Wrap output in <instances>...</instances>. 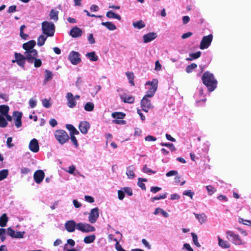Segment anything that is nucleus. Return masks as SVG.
I'll use <instances>...</instances> for the list:
<instances>
[{"label":"nucleus","instance_id":"23","mask_svg":"<svg viewBox=\"0 0 251 251\" xmlns=\"http://www.w3.org/2000/svg\"><path fill=\"white\" fill-rule=\"evenodd\" d=\"M120 97L125 103H133L134 102V98L133 96L121 95Z\"/></svg>","mask_w":251,"mask_h":251},{"label":"nucleus","instance_id":"51","mask_svg":"<svg viewBox=\"0 0 251 251\" xmlns=\"http://www.w3.org/2000/svg\"><path fill=\"white\" fill-rule=\"evenodd\" d=\"M67 244L65 245L64 248L66 250L67 249L68 245H70L71 247H74L75 245V242L71 239H68L67 241Z\"/></svg>","mask_w":251,"mask_h":251},{"label":"nucleus","instance_id":"28","mask_svg":"<svg viewBox=\"0 0 251 251\" xmlns=\"http://www.w3.org/2000/svg\"><path fill=\"white\" fill-rule=\"evenodd\" d=\"M218 245L222 248L227 249L230 247V244L228 241H224L220 237H218Z\"/></svg>","mask_w":251,"mask_h":251},{"label":"nucleus","instance_id":"64","mask_svg":"<svg viewBox=\"0 0 251 251\" xmlns=\"http://www.w3.org/2000/svg\"><path fill=\"white\" fill-rule=\"evenodd\" d=\"M183 249H186L188 251H194L193 249L191 248L190 245L188 243H185L183 244Z\"/></svg>","mask_w":251,"mask_h":251},{"label":"nucleus","instance_id":"30","mask_svg":"<svg viewBox=\"0 0 251 251\" xmlns=\"http://www.w3.org/2000/svg\"><path fill=\"white\" fill-rule=\"evenodd\" d=\"M101 25L109 30L113 31L117 28L116 26L111 22H102Z\"/></svg>","mask_w":251,"mask_h":251},{"label":"nucleus","instance_id":"58","mask_svg":"<svg viewBox=\"0 0 251 251\" xmlns=\"http://www.w3.org/2000/svg\"><path fill=\"white\" fill-rule=\"evenodd\" d=\"M84 199L87 202L89 203H93L95 201L94 199L90 196L85 195Z\"/></svg>","mask_w":251,"mask_h":251},{"label":"nucleus","instance_id":"18","mask_svg":"<svg viewBox=\"0 0 251 251\" xmlns=\"http://www.w3.org/2000/svg\"><path fill=\"white\" fill-rule=\"evenodd\" d=\"M13 116L14 117V121L16 126L19 128L22 126L21 118L22 116V113L18 111H15L13 113Z\"/></svg>","mask_w":251,"mask_h":251},{"label":"nucleus","instance_id":"57","mask_svg":"<svg viewBox=\"0 0 251 251\" xmlns=\"http://www.w3.org/2000/svg\"><path fill=\"white\" fill-rule=\"evenodd\" d=\"M25 233L24 231H23V232H20V231L15 232V236H14V238H23Z\"/></svg>","mask_w":251,"mask_h":251},{"label":"nucleus","instance_id":"13","mask_svg":"<svg viewBox=\"0 0 251 251\" xmlns=\"http://www.w3.org/2000/svg\"><path fill=\"white\" fill-rule=\"evenodd\" d=\"M66 99L67 100V105L69 107L73 108L75 107L77 102L75 100V98H74V95L72 93H67L66 96Z\"/></svg>","mask_w":251,"mask_h":251},{"label":"nucleus","instance_id":"49","mask_svg":"<svg viewBox=\"0 0 251 251\" xmlns=\"http://www.w3.org/2000/svg\"><path fill=\"white\" fill-rule=\"evenodd\" d=\"M167 196V194L165 193V194H162V195H160L159 196H156V197H154L153 198H152L151 199V200L152 201H157V200H161V199H165Z\"/></svg>","mask_w":251,"mask_h":251},{"label":"nucleus","instance_id":"19","mask_svg":"<svg viewBox=\"0 0 251 251\" xmlns=\"http://www.w3.org/2000/svg\"><path fill=\"white\" fill-rule=\"evenodd\" d=\"M82 30L77 26L73 27L70 31V35L73 38L79 37L82 35Z\"/></svg>","mask_w":251,"mask_h":251},{"label":"nucleus","instance_id":"56","mask_svg":"<svg viewBox=\"0 0 251 251\" xmlns=\"http://www.w3.org/2000/svg\"><path fill=\"white\" fill-rule=\"evenodd\" d=\"M88 40L90 44H94L95 43V39L94 38L93 34L91 33L88 36Z\"/></svg>","mask_w":251,"mask_h":251},{"label":"nucleus","instance_id":"2","mask_svg":"<svg viewBox=\"0 0 251 251\" xmlns=\"http://www.w3.org/2000/svg\"><path fill=\"white\" fill-rule=\"evenodd\" d=\"M26 60L30 63H34L35 68L40 67L42 65V61L38 59V52L37 50H31L25 51L24 53Z\"/></svg>","mask_w":251,"mask_h":251},{"label":"nucleus","instance_id":"50","mask_svg":"<svg viewBox=\"0 0 251 251\" xmlns=\"http://www.w3.org/2000/svg\"><path fill=\"white\" fill-rule=\"evenodd\" d=\"M118 197L120 200H123L125 197V193L122 189L118 191Z\"/></svg>","mask_w":251,"mask_h":251},{"label":"nucleus","instance_id":"7","mask_svg":"<svg viewBox=\"0 0 251 251\" xmlns=\"http://www.w3.org/2000/svg\"><path fill=\"white\" fill-rule=\"evenodd\" d=\"M77 229L85 233L95 231V227L87 223H79L77 224Z\"/></svg>","mask_w":251,"mask_h":251},{"label":"nucleus","instance_id":"48","mask_svg":"<svg viewBox=\"0 0 251 251\" xmlns=\"http://www.w3.org/2000/svg\"><path fill=\"white\" fill-rule=\"evenodd\" d=\"M7 125V122H6L5 118L0 115V127H5Z\"/></svg>","mask_w":251,"mask_h":251},{"label":"nucleus","instance_id":"15","mask_svg":"<svg viewBox=\"0 0 251 251\" xmlns=\"http://www.w3.org/2000/svg\"><path fill=\"white\" fill-rule=\"evenodd\" d=\"M65 227L69 232H73L77 229V224L74 220H69L65 224Z\"/></svg>","mask_w":251,"mask_h":251},{"label":"nucleus","instance_id":"54","mask_svg":"<svg viewBox=\"0 0 251 251\" xmlns=\"http://www.w3.org/2000/svg\"><path fill=\"white\" fill-rule=\"evenodd\" d=\"M70 139L73 144L75 146L76 148H77L78 146V143L75 137L74 136V135H71Z\"/></svg>","mask_w":251,"mask_h":251},{"label":"nucleus","instance_id":"33","mask_svg":"<svg viewBox=\"0 0 251 251\" xmlns=\"http://www.w3.org/2000/svg\"><path fill=\"white\" fill-rule=\"evenodd\" d=\"M48 37L47 35L45 36L44 34L40 35L37 39V45L39 46H42Z\"/></svg>","mask_w":251,"mask_h":251},{"label":"nucleus","instance_id":"21","mask_svg":"<svg viewBox=\"0 0 251 251\" xmlns=\"http://www.w3.org/2000/svg\"><path fill=\"white\" fill-rule=\"evenodd\" d=\"M36 45V42L34 40H30L23 45V49L26 51L34 50L33 49Z\"/></svg>","mask_w":251,"mask_h":251},{"label":"nucleus","instance_id":"24","mask_svg":"<svg viewBox=\"0 0 251 251\" xmlns=\"http://www.w3.org/2000/svg\"><path fill=\"white\" fill-rule=\"evenodd\" d=\"M196 218L198 220L199 223L201 224H202L205 223L207 221V216L204 213L201 214H196L195 213H194Z\"/></svg>","mask_w":251,"mask_h":251},{"label":"nucleus","instance_id":"37","mask_svg":"<svg viewBox=\"0 0 251 251\" xmlns=\"http://www.w3.org/2000/svg\"><path fill=\"white\" fill-rule=\"evenodd\" d=\"M75 170H76V168L74 165H72L68 167L67 170L64 169V170L65 171L69 173V174H70L71 175H74V176H75L76 174L77 173L76 172H75Z\"/></svg>","mask_w":251,"mask_h":251},{"label":"nucleus","instance_id":"25","mask_svg":"<svg viewBox=\"0 0 251 251\" xmlns=\"http://www.w3.org/2000/svg\"><path fill=\"white\" fill-rule=\"evenodd\" d=\"M45 78L43 83L45 84L47 82L50 81L53 77V74L52 72L46 70L44 72Z\"/></svg>","mask_w":251,"mask_h":251},{"label":"nucleus","instance_id":"29","mask_svg":"<svg viewBox=\"0 0 251 251\" xmlns=\"http://www.w3.org/2000/svg\"><path fill=\"white\" fill-rule=\"evenodd\" d=\"M86 56L91 61H97L99 59V57L96 54L95 51L87 53Z\"/></svg>","mask_w":251,"mask_h":251},{"label":"nucleus","instance_id":"43","mask_svg":"<svg viewBox=\"0 0 251 251\" xmlns=\"http://www.w3.org/2000/svg\"><path fill=\"white\" fill-rule=\"evenodd\" d=\"M125 115L124 114L121 112H114L112 114V117L115 119H123Z\"/></svg>","mask_w":251,"mask_h":251},{"label":"nucleus","instance_id":"1","mask_svg":"<svg viewBox=\"0 0 251 251\" xmlns=\"http://www.w3.org/2000/svg\"><path fill=\"white\" fill-rule=\"evenodd\" d=\"M203 83L206 86L210 92L213 91L217 87V81L214 75L209 72H205L201 77Z\"/></svg>","mask_w":251,"mask_h":251},{"label":"nucleus","instance_id":"11","mask_svg":"<svg viewBox=\"0 0 251 251\" xmlns=\"http://www.w3.org/2000/svg\"><path fill=\"white\" fill-rule=\"evenodd\" d=\"M15 59L12 61V63L16 62L17 64L21 67L24 68L26 58L25 55H23L20 53L15 52Z\"/></svg>","mask_w":251,"mask_h":251},{"label":"nucleus","instance_id":"12","mask_svg":"<svg viewBox=\"0 0 251 251\" xmlns=\"http://www.w3.org/2000/svg\"><path fill=\"white\" fill-rule=\"evenodd\" d=\"M79 56L78 52L72 51L69 54V59L72 64L77 65L81 61Z\"/></svg>","mask_w":251,"mask_h":251},{"label":"nucleus","instance_id":"55","mask_svg":"<svg viewBox=\"0 0 251 251\" xmlns=\"http://www.w3.org/2000/svg\"><path fill=\"white\" fill-rule=\"evenodd\" d=\"M42 104L46 108H49L51 106V104L49 100L46 99H43L42 100Z\"/></svg>","mask_w":251,"mask_h":251},{"label":"nucleus","instance_id":"41","mask_svg":"<svg viewBox=\"0 0 251 251\" xmlns=\"http://www.w3.org/2000/svg\"><path fill=\"white\" fill-rule=\"evenodd\" d=\"M8 170L4 169L0 171V181L6 178L8 175Z\"/></svg>","mask_w":251,"mask_h":251},{"label":"nucleus","instance_id":"52","mask_svg":"<svg viewBox=\"0 0 251 251\" xmlns=\"http://www.w3.org/2000/svg\"><path fill=\"white\" fill-rule=\"evenodd\" d=\"M6 230L4 228H0V238L2 242L5 239V233Z\"/></svg>","mask_w":251,"mask_h":251},{"label":"nucleus","instance_id":"4","mask_svg":"<svg viewBox=\"0 0 251 251\" xmlns=\"http://www.w3.org/2000/svg\"><path fill=\"white\" fill-rule=\"evenodd\" d=\"M54 136L55 139L60 145H64L69 140V136L64 130L58 129L54 131Z\"/></svg>","mask_w":251,"mask_h":251},{"label":"nucleus","instance_id":"59","mask_svg":"<svg viewBox=\"0 0 251 251\" xmlns=\"http://www.w3.org/2000/svg\"><path fill=\"white\" fill-rule=\"evenodd\" d=\"M7 233L11 237L14 238L15 236V231L11 227H9L7 228Z\"/></svg>","mask_w":251,"mask_h":251},{"label":"nucleus","instance_id":"60","mask_svg":"<svg viewBox=\"0 0 251 251\" xmlns=\"http://www.w3.org/2000/svg\"><path fill=\"white\" fill-rule=\"evenodd\" d=\"M37 101L35 100L31 99L29 100V104L31 108H33L36 105Z\"/></svg>","mask_w":251,"mask_h":251},{"label":"nucleus","instance_id":"42","mask_svg":"<svg viewBox=\"0 0 251 251\" xmlns=\"http://www.w3.org/2000/svg\"><path fill=\"white\" fill-rule=\"evenodd\" d=\"M197 67V65L195 63H192L189 65H188L186 69V71L188 73H191L193 70L196 69Z\"/></svg>","mask_w":251,"mask_h":251},{"label":"nucleus","instance_id":"3","mask_svg":"<svg viewBox=\"0 0 251 251\" xmlns=\"http://www.w3.org/2000/svg\"><path fill=\"white\" fill-rule=\"evenodd\" d=\"M43 33L47 36H53L55 32V25L50 22L44 21L42 23Z\"/></svg>","mask_w":251,"mask_h":251},{"label":"nucleus","instance_id":"16","mask_svg":"<svg viewBox=\"0 0 251 251\" xmlns=\"http://www.w3.org/2000/svg\"><path fill=\"white\" fill-rule=\"evenodd\" d=\"M29 149L33 152H37L39 151V143L36 139H32L29 144Z\"/></svg>","mask_w":251,"mask_h":251},{"label":"nucleus","instance_id":"17","mask_svg":"<svg viewBox=\"0 0 251 251\" xmlns=\"http://www.w3.org/2000/svg\"><path fill=\"white\" fill-rule=\"evenodd\" d=\"M90 124L87 121L81 122L79 125V129L80 132L84 134L88 132V129L90 128Z\"/></svg>","mask_w":251,"mask_h":251},{"label":"nucleus","instance_id":"36","mask_svg":"<svg viewBox=\"0 0 251 251\" xmlns=\"http://www.w3.org/2000/svg\"><path fill=\"white\" fill-rule=\"evenodd\" d=\"M201 54V52L199 51L195 53H192L190 54V57L189 58H187L186 60L188 61H192L195 59L198 58L200 57Z\"/></svg>","mask_w":251,"mask_h":251},{"label":"nucleus","instance_id":"39","mask_svg":"<svg viewBox=\"0 0 251 251\" xmlns=\"http://www.w3.org/2000/svg\"><path fill=\"white\" fill-rule=\"evenodd\" d=\"M84 108L87 111H92L94 108V104L91 102H88L85 104Z\"/></svg>","mask_w":251,"mask_h":251},{"label":"nucleus","instance_id":"20","mask_svg":"<svg viewBox=\"0 0 251 251\" xmlns=\"http://www.w3.org/2000/svg\"><path fill=\"white\" fill-rule=\"evenodd\" d=\"M157 37L156 33L155 32H150L147 34H145L143 36L144 43L150 42L155 39Z\"/></svg>","mask_w":251,"mask_h":251},{"label":"nucleus","instance_id":"5","mask_svg":"<svg viewBox=\"0 0 251 251\" xmlns=\"http://www.w3.org/2000/svg\"><path fill=\"white\" fill-rule=\"evenodd\" d=\"M226 235L227 239L236 245H244L246 244V242L243 241L238 235L235 234L232 231H227Z\"/></svg>","mask_w":251,"mask_h":251},{"label":"nucleus","instance_id":"40","mask_svg":"<svg viewBox=\"0 0 251 251\" xmlns=\"http://www.w3.org/2000/svg\"><path fill=\"white\" fill-rule=\"evenodd\" d=\"M126 75L128 79L129 83L131 84L132 85H134V81H133V79H134L133 73H131V72H126Z\"/></svg>","mask_w":251,"mask_h":251},{"label":"nucleus","instance_id":"26","mask_svg":"<svg viewBox=\"0 0 251 251\" xmlns=\"http://www.w3.org/2000/svg\"><path fill=\"white\" fill-rule=\"evenodd\" d=\"M58 11L55 9H52L50 11L49 16L50 19L56 22L58 20Z\"/></svg>","mask_w":251,"mask_h":251},{"label":"nucleus","instance_id":"27","mask_svg":"<svg viewBox=\"0 0 251 251\" xmlns=\"http://www.w3.org/2000/svg\"><path fill=\"white\" fill-rule=\"evenodd\" d=\"M106 16L109 19H116L118 20H121L120 15L114 13L112 11L109 10L106 13Z\"/></svg>","mask_w":251,"mask_h":251},{"label":"nucleus","instance_id":"45","mask_svg":"<svg viewBox=\"0 0 251 251\" xmlns=\"http://www.w3.org/2000/svg\"><path fill=\"white\" fill-rule=\"evenodd\" d=\"M191 235L192 236L193 241L194 244L197 247H201V245H200V244L198 242V239L197 235L195 233H192Z\"/></svg>","mask_w":251,"mask_h":251},{"label":"nucleus","instance_id":"53","mask_svg":"<svg viewBox=\"0 0 251 251\" xmlns=\"http://www.w3.org/2000/svg\"><path fill=\"white\" fill-rule=\"evenodd\" d=\"M194 193L190 190L184 191L183 193V195L187 196L189 197L191 199H193V197Z\"/></svg>","mask_w":251,"mask_h":251},{"label":"nucleus","instance_id":"31","mask_svg":"<svg viewBox=\"0 0 251 251\" xmlns=\"http://www.w3.org/2000/svg\"><path fill=\"white\" fill-rule=\"evenodd\" d=\"M159 213L162 214L165 218H168L169 217V214L163 209L159 207L155 208L154 211L153 212V214L155 215H157Z\"/></svg>","mask_w":251,"mask_h":251},{"label":"nucleus","instance_id":"32","mask_svg":"<svg viewBox=\"0 0 251 251\" xmlns=\"http://www.w3.org/2000/svg\"><path fill=\"white\" fill-rule=\"evenodd\" d=\"M132 25L135 28H137L138 29H142L146 26L145 24L142 20H139L137 22H133Z\"/></svg>","mask_w":251,"mask_h":251},{"label":"nucleus","instance_id":"10","mask_svg":"<svg viewBox=\"0 0 251 251\" xmlns=\"http://www.w3.org/2000/svg\"><path fill=\"white\" fill-rule=\"evenodd\" d=\"M99 217V209L98 207H95L91 210L89 215V222L91 224L96 222Z\"/></svg>","mask_w":251,"mask_h":251},{"label":"nucleus","instance_id":"14","mask_svg":"<svg viewBox=\"0 0 251 251\" xmlns=\"http://www.w3.org/2000/svg\"><path fill=\"white\" fill-rule=\"evenodd\" d=\"M45 177V173L43 171L38 170L35 172L33 175L34 180L37 184H40Z\"/></svg>","mask_w":251,"mask_h":251},{"label":"nucleus","instance_id":"46","mask_svg":"<svg viewBox=\"0 0 251 251\" xmlns=\"http://www.w3.org/2000/svg\"><path fill=\"white\" fill-rule=\"evenodd\" d=\"M206 188L208 192V195H212L216 191V189L211 185L206 186Z\"/></svg>","mask_w":251,"mask_h":251},{"label":"nucleus","instance_id":"38","mask_svg":"<svg viewBox=\"0 0 251 251\" xmlns=\"http://www.w3.org/2000/svg\"><path fill=\"white\" fill-rule=\"evenodd\" d=\"M9 110V107L7 105H0V113L3 115H6Z\"/></svg>","mask_w":251,"mask_h":251},{"label":"nucleus","instance_id":"6","mask_svg":"<svg viewBox=\"0 0 251 251\" xmlns=\"http://www.w3.org/2000/svg\"><path fill=\"white\" fill-rule=\"evenodd\" d=\"M158 80L154 79L152 81H147L146 83V85H150V88L149 89L146 94V97L152 98L157 89Z\"/></svg>","mask_w":251,"mask_h":251},{"label":"nucleus","instance_id":"8","mask_svg":"<svg viewBox=\"0 0 251 251\" xmlns=\"http://www.w3.org/2000/svg\"><path fill=\"white\" fill-rule=\"evenodd\" d=\"M212 40L213 35L211 34L207 36H204L200 43V49L204 50L208 48L211 44Z\"/></svg>","mask_w":251,"mask_h":251},{"label":"nucleus","instance_id":"35","mask_svg":"<svg viewBox=\"0 0 251 251\" xmlns=\"http://www.w3.org/2000/svg\"><path fill=\"white\" fill-rule=\"evenodd\" d=\"M8 221V218L6 214H3L0 217V226L1 227H4L6 225V223Z\"/></svg>","mask_w":251,"mask_h":251},{"label":"nucleus","instance_id":"62","mask_svg":"<svg viewBox=\"0 0 251 251\" xmlns=\"http://www.w3.org/2000/svg\"><path fill=\"white\" fill-rule=\"evenodd\" d=\"M143 171L145 173H148L150 172L152 174H155L156 173L155 171H153L151 170L150 169H149V168H148L147 165H145L144 166L143 168Z\"/></svg>","mask_w":251,"mask_h":251},{"label":"nucleus","instance_id":"61","mask_svg":"<svg viewBox=\"0 0 251 251\" xmlns=\"http://www.w3.org/2000/svg\"><path fill=\"white\" fill-rule=\"evenodd\" d=\"M12 141V138L11 137H9L7 139L6 145L9 148H11L14 146V144L11 143Z\"/></svg>","mask_w":251,"mask_h":251},{"label":"nucleus","instance_id":"63","mask_svg":"<svg viewBox=\"0 0 251 251\" xmlns=\"http://www.w3.org/2000/svg\"><path fill=\"white\" fill-rule=\"evenodd\" d=\"M145 139L146 141H155L157 140L156 137L151 135H148L145 137Z\"/></svg>","mask_w":251,"mask_h":251},{"label":"nucleus","instance_id":"34","mask_svg":"<svg viewBox=\"0 0 251 251\" xmlns=\"http://www.w3.org/2000/svg\"><path fill=\"white\" fill-rule=\"evenodd\" d=\"M96 239L95 234H91L84 237L83 241L85 244H91L93 243Z\"/></svg>","mask_w":251,"mask_h":251},{"label":"nucleus","instance_id":"22","mask_svg":"<svg viewBox=\"0 0 251 251\" xmlns=\"http://www.w3.org/2000/svg\"><path fill=\"white\" fill-rule=\"evenodd\" d=\"M135 171V168L132 165L129 166L126 168V174L127 176V177L129 179H133L135 177V175L134 173Z\"/></svg>","mask_w":251,"mask_h":251},{"label":"nucleus","instance_id":"44","mask_svg":"<svg viewBox=\"0 0 251 251\" xmlns=\"http://www.w3.org/2000/svg\"><path fill=\"white\" fill-rule=\"evenodd\" d=\"M160 145L162 146H165L169 148L172 151L176 150V149L174 145L172 143H161Z\"/></svg>","mask_w":251,"mask_h":251},{"label":"nucleus","instance_id":"9","mask_svg":"<svg viewBox=\"0 0 251 251\" xmlns=\"http://www.w3.org/2000/svg\"><path fill=\"white\" fill-rule=\"evenodd\" d=\"M150 97L145 96L141 101V105L143 110L147 112L149 109L153 108V106L151 103Z\"/></svg>","mask_w":251,"mask_h":251},{"label":"nucleus","instance_id":"47","mask_svg":"<svg viewBox=\"0 0 251 251\" xmlns=\"http://www.w3.org/2000/svg\"><path fill=\"white\" fill-rule=\"evenodd\" d=\"M125 193H126L128 196H131L133 195L132 190L130 187H125L122 188Z\"/></svg>","mask_w":251,"mask_h":251}]
</instances>
